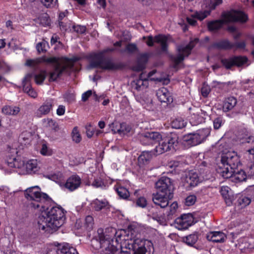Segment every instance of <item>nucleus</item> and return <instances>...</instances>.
Returning <instances> with one entry per match:
<instances>
[{
	"label": "nucleus",
	"mask_w": 254,
	"mask_h": 254,
	"mask_svg": "<svg viewBox=\"0 0 254 254\" xmlns=\"http://www.w3.org/2000/svg\"><path fill=\"white\" fill-rule=\"evenodd\" d=\"M113 234H107L104 232L102 228L97 230L96 239L100 243V248L102 250L101 254H145L149 250V254H150L151 249L154 250L151 242L142 240L139 239H135L132 243L128 244L129 251H119L113 243Z\"/></svg>",
	"instance_id": "1"
},
{
	"label": "nucleus",
	"mask_w": 254,
	"mask_h": 254,
	"mask_svg": "<svg viewBox=\"0 0 254 254\" xmlns=\"http://www.w3.org/2000/svg\"><path fill=\"white\" fill-rule=\"evenodd\" d=\"M47 205L45 208H41L38 218V228L48 233L58 230L65 223L66 211L60 205Z\"/></svg>",
	"instance_id": "2"
},
{
	"label": "nucleus",
	"mask_w": 254,
	"mask_h": 254,
	"mask_svg": "<svg viewBox=\"0 0 254 254\" xmlns=\"http://www.w3.org/2000/svg\"><path fill=\"white\" fill-rule=\"evenodd\" d=\"M157 191L152 194L153 202L161 208L169 204V200L173 197L174 187L170 178L162 177L155 183Z\"/></svg>",
	"instance_id": "3"
},
{
	"label": "nucleus",
	"mask_w": 254,
	"mask_h": 254,
	"mask_svg": "<svg viewBox=\"0 0 254 254\" xmlns=\"http://www.w3.org/2000/svg\"><path fill=\"white\" fill-rule=\"evenodd\" d=\"M105 51L93 52L89 54L87 59L89 61V66L91 68H100L104 70H123L127 67L124 62L114 63L110 59H105Z\"/></svg>",
	"instance_id": "4"
},
{
	"label": "nucleus",
	"mask_w": 254,
	"mask_h": 254,
	"mask_svg": "<svg viewBox=\"0 0 254 254\" xmlns=\"http://www.w3.org/2000/svg\"><path fill=\"white\" fill-rule=\"evenodd\" d=\"M24 195L29 201V206L34 209L45 208L47 205L54 203L47 193L41 191V188L38 186L27 189L25 190Z\"/></svg>",
	"instance_id": "5"
},
{
	"label": "nucleus",
	"mask_w": 254,
	"mask_h": 254,
	"mask_svg": "<svg viewBox=\"0 0 254 254\" xmlns=\"http://www.w3.org/2000/svg\"><path fill=\"white\" fill-rule=\"evenodd\" d=\"M241 165L239 157L234 151L223 153L221 162L218 163L216 171L218 173L225 179H228L232 176L233 171Z\"/></svg>",
	"instance_id": "6"
},
{
	"label": "nucleus",
	"mask_w": 254,
	"mask_h": 254,
	"mask_svg": "<svg viewBox=\"0 0 254 254\" xmlns=\"http://www.w3.org/2000/svg\"><path fill=\"white\" fill-rule=\"evenodd\" d=\"M247 15L241 11L231 10L222 14V20H217L207 23V28L210 30L219 29L224 23L239 22L245 23L248 20Z\"/></svg>",
	"instance_id": "7"
},
{
	"label": "nucleus",
	"mask_w": 254,
	"mask_h": 254,
	"mask_svg": "<svg viewBox=\"0 0 254 254\" xmlns=\"http://www.w3.org/2000/svg\"><path fill=\"white\" fill-rule=\"evenodd\" d=\"M199 39L197 38L191 39L186 45H180L177 47L178 54L176 55H171L169 57L170 61L173 63L172 67L178 68L180 64L183 62L185 58L188 57L191 53L192 49L198 43Z\"/></svg>",
	"instance_id": "8"
},
{
	"label": "nucleus",
	"mask_w": 254,
	"mask_h": 254,
	"mask_svg": "<svg viewBox=\"0 0 254 254\" xmlns=\"http://www.w3.org/2000/svg\"><path fill=\"white\" fill-rule=\"evenodd\" d=\"M178 135L173 132L162 135V139L158 145L155 146L154 152L156 155L161 154L165 152L175 149L178 144Z\"/></svg>",
	"instance_id": "9"
},
{
	"label": "nucleus",
	"mask_w": 254,
	"mask_h": 254,
	"mask_svg": "<svg viewBox=\"0 0 254 254\" xmlns=\"http://www.w3.org/2000/svg\"><path fill=\"white\" fill-rule=\"evenodd\" d=\"M169 36H170L169 35L158 34L155 35L154 38L151 35L147 37L144 36L143 37V39H147L146 44L149 47H153L154 42L160 44L161 51L163 52H166L168 50L167 42Z\"/></svg>",
	"instance_id": "10"
},
{
	"label": "nucleus",
	"mask_w": 254,
	"mask_h": 254,
	"mask_svg": "<svg viewBox=\"0 0 254 254\" xmlns=\"http://www.w3.org/2000/svg\"><path fill=\"white\" fill-rule=\"evenodd\" d=\"M194 218L192 214H183L175 220V227L179 230H185L192 225Z\"/></svg>",
	"instance_id": "11"
},
{
	"label": "nucleus",
	"mask_w": 254,
	"mask_h": 254,
	"mask_svg": "<svg viewBox=\"0 0 254 254\" xmlns=\"http://www.w3.org/2000/svg\"><path fill=\"white\" fill-rule=\"evenodd\" d=\"M248 61V59L246 56H233L227 59H222L221 63L226 68L230 69L234 65L241 66L247 64Z\"/></svg>",
	"instance_id": "12"
},
{
	"label": "nucleus",
	"mask_w": 254,
	"mask_h": 254,
	"mask_svg": "<svg viewBox=\"0 0 254 254\" xmlns=\"http://www.w3.org/2000/svg\"><path fill=\"white\" fill-rule=\"evenodd\" d=\"M206 136L201 132L190 133L184 137V140L190 146L197 145L203 142Z\"/></svg>",
	"instance_id": "13"
},
{
	"label": "nucleus",
	"mask_w": 254,
	"mask_h": 254,
	"mask_svg": "<svg viewBox=\"0 0 254 254\" xmlns=\"http://www.w3.org/2000/svg\"><path fill=\"white\" fill-rule=\"evenodd\" d=\"M81 184L80 177L76 175H72L66 180L64 187L70 191H73L79 188Z\"/></svg>",
	"instance_id": "14"
},
{
	"label": "nucleus",
	"mask_w": 254,
	"mask_h": 254,
	"mask_svg": "<svg viewBox=\"0 0 254 254\" xmlns=\"http://www.w3.org/2000/svg\"><path fill=\"white\" fill-rule=\"evenodd\" d=\"M54 106V103L52 99H47L37 110V116L42 117L49 114L53 110Z\"/></svg>",
	"instance_id": "15"
},
{
	"label": "nucleus",
	"mask_w": 254,
	"mask_h": 254,
	"mask_svg": "<svg viewBox=\"0 0 254 254\" xmlns=\"http://www.w3.org/2000/svg\"><path fill=\"white\" fill-rule=\"evenodd\" d=\"M111 127L114 133H118L121 135L128 134L131 132L132 129L131 126L126 123L118 124L112 123Z\"/></svg>",
	"instance_id": "16"
},
{
	"label": "nucleus",
	"mask_w": 254,
	"mask_h": 254,
	"mask_svg": "<svg viewBox=\"0 0 254 254\" xmlns=\"http://www.w3.org/2000/svg\"><path fill=\"white\" fill-rule=\"evenodd\" d=\"M149 56L147 53L140 54L137 58L136 64L132 66V70L139 72L143 70L148 61Z\"/></svg>",
	"instance_id": "17"
},
{
	"label": "nucleus",
	"mask_w": 254,
	"mask_h": 254,
	"mask_svg": "<svg viewBox=\"0 0 254 254\" xmlns=\"http://www.w3.org/2000/svg\"><path fill=\"white\" fill-rule=\"evenodd\" d=\"M65 69L66 67L62 66L61 64H55L53 70L49 73V81L50 82L56 81L58 78L62 76Z\"/></svg>",
	"instance_id": "18"
},
{
	"label": "nucleus",
	"mask_w": 254,
	"mask_h": 254,
	"mask_svg": "<svg viewBox=\"0 0 254 254\" xmlns=\"http://www.w3.org/2000/svg\"><path fill=\"white\" fill-rule=\"evenodd\" d=\"M156 96L161 102L170 103L173 101V98L168 90L162 87L157 90Z\"/></svg>",
	"instance_id": "19"
},
{
	"label": "nucleus",
	"mask_w": 254,
	"mask_h": 254,
	"mask_svg": "<svg viewBox=\"0 0 254 254\" xmlns=\"http://www.w3.org/2000/svg\"><path fill=\"white\" fill-rule=\"evenodd\" d=\"M237 138L241 143H251L254 141V136L245 128L239 131Z\"/></svg>",
	"instance_id": "20"
},
{
	"label": "nucleus",
	"mask_w": 254,
	"mask_h": 254,
	"mask_svg": "<svg viewBox=\"0 0 254 254\" xmlns=\"http://www.w3.org/2000/svg\"><path fill=\"white\" fill-rule=\"evenodd\" d=\"M226 236L224 233L220 231L210 232L207 233V241L215 243L224 242Z\"/></svg>",
	"instance_id": "21"
},
{
	"label": "nucleus",
	"mask_w": 254,
	"mask_h": 254,
	"mask_svg": "<svg viewBox=\"0 0 254 254\" xmlns=\"http://www.w3.org/2000/svg\"><path fill=\"white\" fill-rule=\"evenodd\" d=\"M56 247L58 249V251H60L61 253L63 254H78L76 249L66 243L60 244L58 243Z\"/></svg>",
	"instance_id": "22"
},
{
	"label": "nucleus",
	"mask_w": 254,
	"mask_h": 254,
	"mask_svg": "<svg viewBox=\"0 0 254 254\" xmlns=\"http://www.w3.org/2000/svg\"><path fill=\"white\" fill-rule=\"evenodd\" d=\"M185 181L190 187L197 186L199 182L197 174L193 170L190 171L186 177Z\"/></svg>",
	"instance_id": "23"
},
{
	"label": "nucleus",
	"mask_w": 254,
	"mask_h": 254,
	"mask_svg": "<svg viewBox=\"0 0 254 254\" xmlns=\"http://www.w3.org/2000/svg\"><path fill=\"white\" fill-rule=\"evenodd\" d=\"M228 178H231L232 181L236 183L241 182L246 180L247 175L243 170L237 171L234 170L232 172V176Z\"/></svg>",
	"instance_id": "24"
},
{
	"label": "nucleus",
	"mask_w": 254,
	"mask_h": 254,
	"mask_svg": "<svg viewBox=\"0 0 254 254\" xmlns=\"http://www.w3.org/2000/svg\"><path fill=\"white\" fill-rule=\"evenodd\" d=\"M25 168L27 173L29 174H35L39 169L36 160L28 161L25 165Z\"/></svg>",
	"instance_id": "25"
},
{
	"label": "nucleus",
	"mask_w": 254,
	"mask_h": 254,
	"mask_svg": "<svg viewBox=\"0 0 254 254\" xmlns=\"http://www.w3.org/2000/svg\"><path fill=\"white\" fill-rule=\"evenodd\" d=\"M152 154L157 155L155 154L154 152V149L151 151H143L141 154L139 155L138 158L139 163L142 164H147L148 162L150 160L152 157Z\"/></svg>",
	"instance_id": "26"
},
{
	"label": "nucleus",
	"mask_w": 254,
	"mask_h": 254,
	"mask_svg": "<svg viewBox=\"0 0 254 254\" xmlns=\"http://www.w3.org/2000/svg\"><path fill=\"white\" fill-rule=\"evenodd\" d=\"M237 100L234 97H229L226 98L223 105V110L224 112H228L232 110L236 105Z\"/></svg>",
	"instance_id": "27"
},
{
	"label": "nucleus",
	"mask_w": 254,
	"mask_h": 254,
	"mask_svg": "<svg viewBox=\"0 0 254 254\" xmlns=\"http://www.w3.org/2000/svg\"><path fill=\"white\" fill-rule=\"evenodd\" d=\"M114 190L120 198L127 199L129 196L128 190L120 185H116L114 186Z\"/></svg>",
	"instance_id": "28"
},
{
	"label": "nucleus",
	"mask_w": 254,
	"mask_h": 254,
	"mask_svg": "<svg viewBox=\"0 0 254 254\" xmlns=\"http://www.w3.org/2000/svg\"><path fill=\"white\" fill-rule=\"evenodd\" d=\"M92 205L95 211H99L107 207L109 205V202L106 199L101 200L96 199L92 201Z\"/></svg>",
	"instance_id": "29"
},
{
	"label": "nucleus",
	"mask_w": 254,
	"mask_h": 254,
	"mask_svg": "<svg viewBox=\"0 0 254 254\" xmlns=\"http://www.w3.org/2000/svg\"><path fill=\"white\" fill-rule=\"evenodd\" d=\"M230 188L227 186H222L220 190V192L228 205H230L232 204V201L230 198Z\"/></svg>",
	"instance_id": "30"
},
{
	"label": "nucleus",
	"mask_w": 254,
	"mask_h": 254,
	"mask_svg": "<svg viewBox=\"0 0 254 254\" xmlns=\"http://www.w3.org/2000/svg\"><path fill=\"white\" fill-rule=\"evenodd\" d=\"M19 111V108L16 106H4L2 108V113L7 115H16Z\"/></svg>",
	"instance_id": "31"
},
{
	"label": "nucleus",
	"mask_w": 254,
	"mask_h": 254,
	"mask_svg": "<svg viewBox=\"0 0 254 254\" xmlns=\"http://www.w3.org/2000/svg\"><path fill=\"white\" fill-rule=\"evenodd\" d=\"M139 140L141 144L144 146H153V143L149 138V135L147 132L141 134L139 136Z\"/></svg>",
	"instance_id": "32"
},
{
	"label": "nucleus",
	"mask_w": 254,
	"mask_h": 254,
	"mask_svg": "<svg viewBox=\"0 0 254 254\" xmlns=\"http://www.w3.org/2000/svg\"><path fill=\"white\" fill-rule=\"evenodd\" d=\"M139 140L141 144L144 146H153V143L149 138V135L147 132L141 134L139 136Z\"/></svg>",
	"instance_id": "33"
},
{
	"label": "nucleus",
	"mask_w": 254,
	"mask_h": 254,
	"mask_svg": "<svg viewBox=\"0 0 254 254\" xmlns=\"http://www.w3.org/2000/svg\"><path fill=\"white\" fill-rule=\"evenodd\" d=\"M36 48L39 54L45 53L47 51V49L49 48V43L47 41L43 40L42 41L37 44Z\"/></svg>",
	"instance_id": "34"
},
{
	"label": "nucleus",
	"mask_w": 254,
	"mask_h": 254,
	"mask_svg": "<svg viewBox=\"0 0 254 254\" xmlns=\"http://www.w3.org/2000/svg\"><path fill=\"white\" fill-rule=\"evenodd\" d=\"M142 74L139 76L138 79L135 81V89L137 90H141L144 87L146 88L148 86V80L147 79H143L142 78Z\"/></svg>",
	"instance_id": "35"
},
{
	"label": "nucleus",
	"mask_w": 254,
	"mask_h": 254,
	"mask_svg": "<svg viewBox=\"0 0 254 254\" xmlns=\"http://www.w3.org/2000/svg\"><path fill=\"white\" fill-rule=\"evenodd\" d=\"M186 124V122L182 118H177L171 122L172 127L176 129L182 128Z\"/></svg>",
	"instance_id": "36"
},
{
	"label": "nucleus",
	"mask_w": 254,
	"mask_h": 254,
	"mask_svg": "<svg viewBox=\"0 0 254 254\" xmlns=\"http://www.w3.org/2000/svg\"><path fill=\"white\" fill-rule=\"evenodd\" d=\"M32 138V134L31 132L26 131L22 132L19 137V140L21 143L24 144H28L30 142Z\"/></svg>",
	"instance_id": "37"
},
{
	"label": "nucleus",
	"mask_w": 254,
	"mask_h": 254,
	"mask_svg": "<svg viewBox=\"0 0 254 254\" xmlns=\"http://www.w3.org/2000/svg\"><path fill=\"white\" fill-rule=\"evenodd\" d=\"M149 138H151L153 145L157 144L160 142V140L162 139V134L157 131H147Z\"/></svg>",
	"instance_id": "38"
},
{
	"label": "nucleus",
	"mask_w": 254,
	"mask_h": 254,
	"mask_svg": "<svg viewBox=\"0 0 254 254\" xmlns=\"http://www.w3.org/2000/svg\"><path fill=\"white\" fill-rule=\"evenodd\" d=\"M216 46L219 49L228 50L233 49V45L228 40H223L216 43Z\"/></svg>",
	"instance_id": "39"
},
{
	"label": "nucleus",
	"mask_w": 254,
	"mask_h": 254,
	"mask_svg": "<svg viewBox=\"0 0 254 254\" xmlns=\"http://www.w3.org/2000/svg\"><path fill=\"white\" fill-rule=\"evenodd\" d=\"M47 76V72L45 70H42L38 74L34 75L35 83L38 85L42 84Z\"/></svg>",
	"instance_id": "40"
},
{
	"label": "nucleus",
	"mask_w": 254,
	"mask_h": 254,
	"mask_svg": "<svg viewBox=\"0 0 254 254\" xmlns=\"http://www.w3.org/2000/svg\"><path fill=\"white\" fill-rule=\"evenodd\" d=\"M198 237L196 234H190L183 238L184 242L188 245L192 246L197 241Z\"/></svg>",
	"instance_id": "41"
},
{
	"label": "nucleus",
	"mask_w": 254,
	"mask_h": 254,
	"mask_svg": "<svg viewBox=\"0 0 254 254\" xmlns=\"http://www.w3.org/2000/svg\"><path fill=\"white\" fill-rule=\"evenodd\" d=\"M251 202V198L245 196H241L237 200L238 205L240 206L242 208L249 205Z\"/></svg>",
	"instance_id": "42"
},
{
	"label": "nucleus",
	"mask_w": 254,
	"mask_h": 254,
	"mask_svg": "<svg viewBox=\"0 0 254 254\" xmlns=\"http://www.w3.org/2000/svg\"><path fill=\"white\" fill-rule=\"evenodd\" d=\"M41 64V57L34 59H27L26 61L25 65L30 67H36Z\"/></svg>",
	"instance_id": "43"
},
{
	"label": "nucleus",
	"mask_w": 254,
	"mask_h": 254,
	"mask_svg": "<svg viewBox=\"0 0 254 254\" xmlns=\"http://www.w3.org/2000/svg\"><path fill=\"white\" fill-rule=\"evenodd\" d=\"M63 177V174L60 172L49 174L46 176L47 178L57 183L60 182L62 180Z\"/></svg>",
	"instance_id": "44"
},
{
	"label": "nucleus",
	"mask_w": 254,
	"mask_h": 254,
	"mask_svg": "<svg viewBox=\"0 0 254 254\" xmlns=\"http://www.w3.org/2000/svg\"><path fill=\"white\" fill-rule=\"evenodd\" d=\"M72 139L75 143H79L81 140V136L77 127H75L71 133Z\"/></svg>",
	"instance_id": "45"
},
{
	"label": "nucleus",
	"mask_w": 254,
	"mask_h": 254,
	"mask_svg": "<svg viewBox=\"0 0 254 254\" xmlns=\"http://www.w3.org/2000/svg\"><path fill=\"white\" fill-rule=\"evenodd\" d=\"M41 3L47 8L58 6V0H40Z\"/></svg>",
	"instance_id": "46"
},
{
	"label": "nucleus",
	"mask_w": 254,
	"mask_h": 254,
	"mask_svg": "<svg viewBox=\"0 0 254 254\" xmlns=\"http://www.w3.org/2000/svg\"><path fill=\"white\" fill-rule=\"evenodd\" d=\"M94 225V219L92 216L88 215L85 217V226L87 230L90 231Z\"/></svg>",
	"instance_id": "47"
},
{
	"label": "nucleus",
	"mask_w": 254,
	"mask_h": 254,
	"mask_svg": "<svg viewBox=\"0 0 254 254\" xmlns=\"http://www.w3.org/2000/svg\"><path fill=\"white\" fill-rule=\"evenodd\" d=\"M41 63H46L48 64H60L59 62V58L53 57L46 58L45 56L41 57Z\"/></svg>",
	"instance_id": "48"
},
{
	"label": "nucleus",
	"mask_w": 254,
	"mask_h": 254,
	"mask_svg": "<svg viewBox=\"0 0 254 254\" xmlns=\"http://www.w3.org/2000/svg\"><path fill=\"white\" fill-rule=\"evenodd\" d=\"M47 127H50L55 131H57L60 129L58 123L52 119H47Z\"/></svg>",
	"instance_id": "49"
},
{
	"label": "nucleus",
	"mask_w": 254,
	"mask_h": 254,
	"mask_svg": "<svg viewBox=\"0 0 254 254\" xmlns=\"http://www.w3.org/2000/svg\"><path fill=\"white\" fill-rule=\"evenodd\" d=\"M191 16L192 18L201 21L206 17V10H205L203 11H195Z\"/></svg>",
	"instance_id": "50"
},
{
	"label": "nucleus",
	"mask_w": 254,
	"mask_h": 254,
	"mask_svg": "<svg viewBox=\"0 0 254 254\" xmlns=\"http://www.w3.org/2000/svg\"><path fill=\"white\" fill-rule=\"evenodd\" d=\"M126 51L129 54L134 53L138 51L137 46L134 43H129L126 47Z\"/></svg>",
	"instance_id": "51"
},
{
	"label": "nucleus",
	"mask_w": 254,
	"mask_h": 254,
	"mask_svg": "<svg viewBox=\"0 0 254 254\" xmlns=\"http://www.w3.org/2000/svg\"><path fill=\"white\" fill-rule=\"evenodd\" d=\"M196 200V197L194 195H190L185 199V205L187 206H191L193 205Z\"/></svg>",
	"instance_id": "52"
},
{
	"label": "nucleus",
	"mask_w": 254,
	"mask_h": 254,
	"mask_svg": "<svg viewBox=\"0 0 254 254\" xmlns=\"http://www.w3.org/2000/svg\"><path fill=\"white\" fill-rule=\"evenodd\" d=\"M136 204L139 207L144 208L147 205V200L144 197H139L136 200Z\"/></svg>",
	"instance_id": "53"
},
{
	"label": "nucleus",
	"mask_w": 254,
	"mask_h": 254,
	"mask_svg": "<svg viewBox=\"0 0 254 254\" xmlns=\"http://www.w3.org/2000/svg\"><path fill=\"white\" fill-rule=\"evenodd\" d=\"M233 45V49H245L246 47V43L245 41L236 42L234 43H232Z\"/></svg>",
	"instance_id": "54"
},
{
	"label": "nucleus",
	"mask_w": 254,
	"mask_h": 254,
	"mask_svg": "<svg viewBox=\"0 0 254 254\" xmlns=\"http://www.w3.org/2000/svg\"><path fill=\"white\" fill-rule=\"evenodd\" d=\"M72 28L74 31L78 33L83 34L86 31V28L84 26L73 25Z\"/></svg>",
	"instance_id": "55"
},
{
	"label": "nucleus",
	"mask_w": 254,
	"mask_h": 254,
	"mask_svg": "<svg viewBox=\"0 0 254 254\" xmlns=\"http://www.w3.org/2000/svg\"><path fill=\"white\" fill-rule=\"evenodd\" d=\"M92 185L95 188L102 187L104 186V183L100 178L94 179Z\"/></svg>",
	"instance_id": "56"
},
{
	"label": "nucleus",
	"mask_w": 254,
	"mask_h": 254,
	"mask_svg": "<svg viewBox=\"0 0 254 254\" xmlns=\"http://www.w3.org/2000/svg\"><path fill=\"white\" fill-rule=\"evenodd\" d=\"M222 2V0H211L209 4V8L210 10L214 9L215 7L221 3Z\"/></svg>",
	"instance_id": "57"
},
{
	"label": "nucleus",
	"mask_w": 254,
	"mask_h": 254,
	"mask_svg": "<svg viewBox=\"0 0 254 254\" xmlns=\"http://www.w3.org/2000/svg\"><path fill=\"white\" fill-rule=\"evenodd\" d=\"M213 123L214 129H217L219 128L222 125V119L219 118H216L213 121Z\"/></svg>",
	"instance_id": "58"
},
{
	"label": "nucleus",
	"mask_w": 254,
	"mask_h": 254,
	"mask_svg": "<svg viewBox=\"0 0 254 254\" xmlns=\"http://www.w3.org/2000/svg\"><path fill=\"white\" fill-rule=\"evenodd\" d=\"M91 95L92 91L91 90L85 92L82 94V101L83 102L87 101Z\"/></svg>",
	"instance_id": "59"
},
{
	"label": "nucleus",
	"mask_w": 254,
	"mask_h": 254,
	"mask_svg": "<svg viewBox=\"0 0 254 254\" xmlns=\"http://www.w3.org/2000/svg\"><path fill=\"white\" fill-rule=\"evenodd\" d=\"M65 113V107L63 105H60L57 110V114L58 116L64 115Z\"/></svg>",
	"instance_id": "60"
},
{
	"label": "nucleus",
	"mask_w": 254,
	"mask_h": 254,
	"mask_svg": "<svg viewBox=\"0 0 254 254\" xmlns=\"http://www.w3.org/2000/svg\"><path fill=\"white\" fill-rule=\"evenodd\" d=\"M31 88L32 87L30 83L23 82V90L24 92L27 93Z\"/></svg>",
	"instance_id": "61"
},
{
	"label": "nucleus",
	"mask_w": 254,
	"mask_h": 254,
	"mask_svg": "<svg viewBox=\"0 0 254 254\" xmlns=\"http://www.w3.org/2000/svg\"><path fill=\"white\" fill-rule=\"evenodd\" d=\"M178 208V204L176 202L173 203L170 206V212L169 214L173 215Z\"/></svg>",
	"instance_id": "62"
},
{
	"label": "nucleus",
	"mask_w": 254,
	"mask_h": 254,
	"mask_svg": "<svg viewBox=\"0 0 254 254\" xmlns=\"http://www.w3.org/2000/svg\"><path fill=\"white\" fill-rule=\"evenodd\" d=\"M41 154L43 155H48V146L45 143H43L42 145V148L40 151Z\"/></svg>",
	"instance_id": "63"
},
{
	"label": "nucleus",
	"mask_w": 254,
	"mask_h": 254,
	"mask_svg": "<svg viewBox=\"0 0 254 254\" xmlns=\"http://www.w3.org/2000/svg\"><path fill=\"white\" fill-rule=\"evenodd\" d=\"M46 254H58V249L56 247L49 248Z\"/></svg>",
	"instance_id": "64"
}]
</instances>
